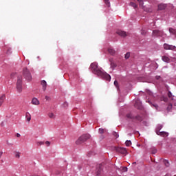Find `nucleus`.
Returning <instances> with one entry per match:
<instances>
[{"label":"nucleus","instance_id":"dca6fc26","mask_svg":"<svg viewBox=\"0 0 176 176\" xmlns=\"http://www.w3.org/2000/svg\"><path fill=\"white\" fill-rule=\"evenodd\" d=\"M109 61H110V63H111V68H113V69L114 68H116V63H113V59L110 58V59H109Z\"/></svg>","mask_w":176,"mask_h":176},{"label":"nucleus","instance_id":"a18cd8bd","mask_svg":"<svg viewBox=\"0 0 176 176\" xmlns=\"http://www.w3.org/2000/svg\"><path fill=\"white\" fill-rule=\"evenodd\" d=\"M64 106H65V107H68V103H67V102H65V103H64Z\"/></svg>","mask_w":176,"mask_h":176},{"label":"nucleus","instance_id":"393cba45","mask_svg":"<svg viewBox=\"0 0 176 176\" xmlns=\"http://www.w3.org/2000/svg\"><path fill=\"white\" fill-rule=\"evenodd\" d=\"M130 6H132V8H134V9H136V8H138L137 4H135V3H134V2H131Z\"/></svg>","mask_w":176,"mask_h":176},{"label":"nucleus","instance_id":"c9c22d12","mask_svg":"<svg viewBox=\"0 0 176 176\" xmlns=\"http://www.w3.org/2000/svg\"><path fill=\"white\" fill-rule=\"evenodd\" d=\"M141 34L142 35H146V32L144 30H142Z\"/></svg>","mask_w":176,"mask_h":176},{"label":"nucleus","instance_id":"c756f323","mask_svg":"<svg viewBox=\"0 0 176 176\" xmlns=\"http://www.w3.org/2000/svg\"><path fill=\"white\" fill-rule=\"evenodd\" d=\"M125 58H126V60L130 58V53H129V52H127V53L125 54Z\"/></svg>","mask_w":176,"mask_h":176},{"label":"nucleus","instance_id":"b1692460","mask_svg":"<svg viewBox=\"0 0 176 176\" xmlns=\"http://www.w3.org/2000/svg\"><path fill=\"white\" fill-rule=\"evenodd\" d=\"M168 112H170V111H171V109H173V104H169L166 108Z\"/></svg>","mask_w":176,"mask_h":176},{"label":"nucleus","instance_id":"f704fd0d","mask_svg":"<svg viewBox=\"0 0 176 176\" xmlns=\"http://www.w3.org/2000/svg\"><path fill=\"white\" fill-rule=\"evenodd\" d=\"M137 104H139V107H140V105H141V102H140V100H136V101H135V107H137Z\"/></svg>","mask_w":176,"mask_h":176},{"label":"nucleus","instance_id":"3c124183","mask_svg":"<svg viewBox=\"0 0 176 176\" xmlns=\"http://www.w3.org/2000/svg\"><path fill=\"white\" fill-rule=\"evenodd\" d=\"M103 138H104V137L102 136V139H103Z\"/></svg>","mask_w":176,"mask_h":176},{"label":"nucleus","instance_id":"de8ad7c7","mask_svg":"<svg viewBox=\"0 0 176 176\" xmlns=\"http://www.w3.org/2000/svg\"><path fill=\"white\" fill-rule=\"evenodd\" d=\"M146 12H151V10H146Z\"/></svg>","mask_w":176,"mask_h":176},{"label":"nucleus","instance_id":"c03bdc74","mask_svg":"<svg viewBox=\"0 0 176 176\" xmlns=\"http://www.w3.org/2000/svg\"><path fill=\"white\" fill-rule=\"evenodd\" d=\"M16 137L19 138L21 137V135H20V133H16Z\"/></svg>","mask_w":176,"mask_h":176},{"label":"nucleus","instance_id":"c85d7f7f","mask_svg":"<svg viewBox=\"0 0 176 176\" xmlns=\"http://www.w3.org/2000/svg\"><path fill=\"white\" fill-rule=\"evenodd\" d=\"M114 85L117 89H119V82H118V80L114 81Z\"/></svg>","mask_w":176,"mask_h":176},{"label":"nucleus","instance_id":"2f4dec72","mask_svg":"<svg viewBox=\"0 0 176 176\" xmlns=\"http://www.w3.org/2000/svg\"><path fill=\"white\" fill-rule=\"evenodd\" d=\"M45 100L46 101H50L52 100V98H50V96H45Z\"/></svg>","mask_w":176,"mask_h":176},{"label":"nucleus","instance_id":"423d86ee","mask_svg":"<svg viewBox=\"0 0 176 176\" xmlns=\"http://www.w3.org/2000/svg\"><path fill=\"white\" fill-rule=\"evenodd\" d=\"M115 150L116 151V152H118V153H121V155H124V156L127 155V150L126 149V148L115 147Z\"/></svg>","mask_w":176,"mask_h":176},{"label":"nucleus","instance_id":"a878e982","mask_svg":"<svg viewBox=\"0 0 176 176\" xmlns=\"http://www.w3.org/2000/svg\"><path fill=\"white\" fill-rule=\"evenodd\" d=\"M151 153H153V155H155V153H157V150L155 148H152Z\"/></svg>","mask_w":176,"mask_h":176},{"label":"nucleus","instance_id":"412c9836","mask_svg":"<svg viewBox=\"0 0 176 176\" xmlns=\"http://www.w3.org/2000/svg\"><path fill=\"white\" fill-rule=\"evenodd\" d=\"M139 3V5L140 8H143L144 10H145V8H144V1L142 0H137Z\"/></svg>","mask_w":176,"mask_h":176},{"label":"nucleus","instance_id":"aec40b11","mask_svg":"<svg viewBox=\"0 0 176 176\" xmlns=\"http://www.w3.org/2000/svg\"><path fill=\"white\" fill-rule=\"evenodd\" d=\"M169 32L170 34H172L173 35H175V36H176V30L170 28Z\"/></svg>","mask_w":176,"mask_h":176},{"label":"nucleus","instance_id":"f03ea898","mask_svg":"<svg viewBox=\"0 0 176 176\" xmlns=\"http://www.w3.org/2000/svg\"><path fill=\"white\" fill-rule=\"evenodd\" d=\"M16 90L18 93H21L23 91V77L21 76H18L16 81Z\"/></svg>","mask_w":176,"mask_h":176},{"label":"nucleus","instance_id":"473e14b6","mask_svg":"<svg viewBox=\"0 0 176 176\" xmlns=\"http://www.w3.org/2000/svg\"><path fill=\"white\" fill-rule=\"evenodd\" d=\"M15 157H16L17 159H20V153L19 152L16 153Z\"/></svg>","mask_w":176,"mask_h":176},{"label":"nucleus","instance_id":"20e7f679","mask_svg":"<svg viewBox=\"0 0 176 176\" xmlns=\"http://www.w3.org/2000/svg\"><path fill=\"white\" fill-rule=\"evenodd\" d=\"M127 119H131V120H138V122H142V117L139 115L134 116L131 113L126 114Z\"/></svg>","mask_w":176,"mask_h":176},{"label":"nucleus","instance_id":"37998d69","mask_svg":"<svg viewBox=\"0 0 176 176\" xmlns=\"http://www.w3.org/2000/svg\"><path fill=\"white\" fill-rule=\"evenodd\" d=\"M2 155H3V152L0 151V159H1V157H2Z\"/></svg>","mask_w":176,"mask_h":176},{"label":"nucleus","instance_id":"f3484780","mask_svg":"<svg viewBox=\"0 0 176 176\" xmlns=\"http://www.w3.org/2000/svg\"><path fill=\"white\" fill-rule=\"evenodd\" d=\"M25 118L28 122L31 121V114L29 112H26L25 113Z\"/></svg>","mask_w":176,"mask_h":176},{"label":"nucleus","instance_id":"6ab92c4d","mask_svg":"<svg viewBox=\"0 0 176 176\" xmlns=\"http://www.w3.org/2000/svg\"><path fill=\"white\" fill-rule=\"evenodd\" d=\"M108 52H109V54H111V56H114V54L116 53V51H115V50H113V49H112V48H109Z\"/></svg>","mask_w":176,"mask_h":176},{"label":"nucleus","instance_id":"9d476101","mask_svg":"<svg viewBox=\"0 0 176 176\" xmlns=\"http://www.w3.org/2000/svg\"><path fill=\"white\" fill-rule=\"evenodd\" d=\"M102 165L99 164L97 166L96 168V175H100V174H101L102 173Z\"/></svg>","mask_w":176,"mask_h":176},{"label":"nucleus","instance_id":"a19ab883","mask_svg":"<svg viewBox=\"0 0 176 176\" xmlns=\"http://www.w3.org/2000/svg\"><path fill=\"white\" fill-rule=\"evenodd\" d=\"M104 2L106 3V5H107L108 6H109V0H104Z\"/></svg>","mask_w":176,"mask_h":176},{"label":"nucleus","instance_id":"ea45409f","mask_svg":"<svg viewBox=\"0 0 176 176\" xmlns=\"http://www.w3.org/2000/svg\"><path fill=\"white\" fill-rule=\"evenodd\" d=\"M122 171H124V172L127 171V167L124 166V167L122 168Z\"/></svg>","mask_w":176,"mask_h":176},{"label":"nucleus","instance_id":"ddd939ff","mask_svg":"<svg viewBox=\"0 0 176 176\" xmlns=\"http://www.w3.org/2000/svg\"><path fill=\"white\" fill-rule=\"evenodd\" d=\"M32 105H39L40 104L39 100H38V98H33L32 99Z\"/></svg>","mask_w":176,"mask_h":176},{"label":"nucleus","instance_id":"bb28decb","mask_svg":"<svg viewBox=\"0 0 176 176\" xmlns=\"http://www.w3.org/2000/svg\"><path fill=\"white\" fill-rule=\"evenodd\" d=\"M125 145H126V146H130V145H131V141L126 140L125 142Z\"/></svg>","mask_w":176,"mask_h":176},{"label":"nucleus","instance_id":"f257e3e1","mask_svg":"<svg viewBox=\"0 0 176 176\" xmlns=\"http://www.w3.org/2000/svg\"><path fill=\"white\" fill-rule=\"evenodd\" d=\"M90 68L91 69L93 74H95V75H98V76H100V78L105 79V80H109V82L111 81V76L108 74V73L102 72L101 69H98L97 63H91Z\"/></svg>","mask_w":176,"mask_h":176},{"label":"nucleus","instance_id":"6e6552de","mask_svg":"<svg viewBox=\"0 0 176 176\" xmlns=\"http://www.w3.org/2000/svg\"><path fill=\"white\" fill-rule=\"evenodd\" d=\"M153 36H163L164 32H163V31L155 30L153 31Z\"/></svg>","mask_w":176,"mask_h":176},{"label":"nucleus","instance_id":"72a5a7b5","mask_svg":"<svg viewBox=\"0 0 176 176\" xmlns=\"http://www.w3.org/2000/svg\"><path fill=\"white\" fill-rule=\"evenodd\" d=\"M113 135H114V137H116V138H119V135L116 132H113Z\"/></svg>","mask_w":176,"mask_h":176},{"label":"nucleus","instance_id":"f8f14e48","mask_svg":"<svg viewBox=\"0 0 176 176\" xmlns=\"http://www.w3.org/2000/svg\"><path fill=\"white\" fill-rule=\"evenodd\" d=\"M5 100H6V95L2 94L0 96V107H2V104L5 102Z\"/></svg>","mask_w":176,"mask_h":176},{"label":"nucleus","instance_id":"7ed1b4c3","mask_svg":"<svg viewBox=\"0 0 176 176\" xmlns=\"http://www.w3.org/2000/svg\"><path fill=\"white\" fill-rule=\"evenodd\" d=\"M89 138H90L89 134L82 135L78 138V140H76V144L77 145H79V144H82V142H85L87 141V140H89Z\"/></svg>","mask_w":176,"mask_h":176},{"label":"nucleus","instance_id":"58836bf2","mask_svg":"<svg viewBox=\"0 0 176 176\" xmlns=\"http://www.w3.org/2000/svg\"><path fill=\"white\" fill-rule=\"evenodd\" d=\"M45 145H47V146H50V142L46 141L45 142Z\"/></svg>","mask_w":176,"mask_h":176},{"label":"nucleus","instance_id":"0eeeda50","mask_svg":"<svg viewBox=\"0 0 176 176\" xmlns=\"http://www.w3.org/2000/svg\"><path fill=\"white\" fill-rule=\"evenodd\" d=\"M164 49L165 50H176V47L174 45H168L167 43L164 44Z\"/></svg>","mask_w":176,"mask_h":176},{"label":"nucleus","instance_id":"4be33fe9","mask_svg":"<svg viewBox=\"0 0 176 176\" xmlns=\"http://www.w3.org/2000/svg\"><path fill=\"white\" fill-rule=\"evenodd\" d=\"M48 116H49L50 119H55L56 118V116L53 113H49Z\"/></svg>","mask_w":176,"mask_h":176},{"label":"nucleus","instance_id":"7c9ffc66","mask_svg":"<svg viewBox=\"0 0 176 176\" xmlns=\"http://www.w3.org/2000/svg\"><path fill=\"white\" fill-rule=\"evenodd\" d=\"M45 144V142H36V144L38 146H41V145H43Z\"/></svg>","mask_w":176,"mask_h":176},{"label":"nucleus","instance_id":"49530a36","mask_svg":"<svg viewBox=\"0 0 176 176\" xmlns=\"http://www.w3.org/2000/svg\"><path fill=\"white\" fill-rule=\"evenodd\" d=\"M164 101H167V98H164Z\"/></svg>","mask_w":176,"mask_h":176},{"label":"nucleus","instance_id":"79ce46f5","mask_svg":"<svg viewBox=\"0 0 176 176\" xmlns=\"http://www.w3.org/2000/svg\"><path fill=\"white\" fill-rule=\"evenodd\" d=\"M155 79H157V80H159V79H160V76H155Z\"/></svg>","mask_w":176,"mask_h":176},{"label":"nucleus","instance_id":"2eb2a0df","mask_svg":"<svg viewBox=\"0 0 176 176\" xmlns=\"http://www.w3.org/2000/svg\"><path fill=\"white\" fill-rule=\"evenodd\" d=\"M157 135H161L162 137H167L168 135V133L166 132H157Z\"/></svg>","mask_w":176,"mask_h":176},{"label":"nucleus","instance_id":"e433bc0d","mask_svg":"<svg viewBox=\"0 0 176 176\" xmlns=\"http://www.w3.org/2000/svg\"><path fill=\"white\" fill-rule=\"evenodd\" d=\"M152 106L154 107V108H155V109H158V108H159V106L156 104H153Z\"/></svg>","mask_w":176,"mask_h":176},{"label":"nucleus","instance_id":"5701e85b","mask_svg":"<svg viewBox=\"0 0 176 176\" xmlns=\"http://www.w3.org/2000/svg\"><path fill=\"white\" fill-rule=\"evenodd\" d=\"M104 133H107V129H99V133L100 134H104Z\"/></svg>","mask_w":176,"mask_h":176},{"label":"nucleus","instance_id":"39448f33","mask_svg":"<svg viewBox=\"0 0 176 176\" xmlns=\"http://www.w3.org/2000/svg\"><path fill=\"white\" fill-rule=\"evenodd\" d=\"M23 76L26 80H32V76H31V73L27 68L23 69Z\"/></svg>","mask_w":176,"mask_h":176},{"label":"nucleus","instance_id":"cd10ccee","mask_svg":"<svg viewBox=\"0 0 176 176\" xmlns=\"http://www.w3.org/2000/svg\"><path fill=\"white\" fill-rule=\"evenodd\" d=\"M164 164H165L166 167H168L170 166V162H168L167 160H164Z\"/></svg>","mask_w":176,"mask_h":176},{"label":"nucleus","instance_id":"4c0bfd02","mask_svg":"<svg viewBox=\"0 0 176 176\" xmlns=\"http://www.w3.org/2000/svg\"><path fill=\"white\" fill-rule=\"evenodd\" d=\"M168 96L169 97V98H171V97H173V94H171L170 91H168Z\"/></svg>","mask_w":176,"mask_h":176},{"label":"nucleus","instance_id":"1a4fd4ad","mask_svg":"<svg viewBox=\"0 0 176 176\" xmlns=\"http://www.w3.org/2000/svg\"><path fill=\"white\" fill-rule=\"evenodd\" d=\"M116 34L120 36H122V38L127 36V33L123 30H117Z\"/></svg>","mask_w":176,"mask_h":176},{"label":"nucleus","instance_id":"9b49d317","mask_svg":"<svg viewBox=\"0 0 176 176\" xmlns=\"http://www.w3.org/2000/svg\"><path fill=\"white\" fill-rule=\"evenodd\" d=\"M41 85L42 86V89L43 91H46V88L47 87V83L45 80L41 81Z\"/></svg>","mask_w":176,"mask_h":176},{"label":"nucleus","instance_id":"a211bd4d","mask_svg":"<svg viewBox=\"0 0 176 176\" xmlns=\"http://www.w3.org/2000/svg\"><path fill=\"white\" fill-rule=\"evenodd\" d=\"M166 7V4H160L158 5V10H164V8Z\"/></svg>","mask_w":176,"mask_h":176},{"label":"nucleus","instance_id":"8fccbe9b","mask_svg":"<svg viewBox=\"0 0 176 176\" xmlns=\"http://www.w3.org/2000/svg\"><path fill=\"white\" fill-rule=\"evenodd\" d=\"M133 164H135V162H133Z\"/></svg>","mask_w":176,"mask_h":176},{"label":"nucleus","instance_id":"4468645a","mask_svg":"<svg viewBox=\"0 0 176 176\" xmlns=\"http://www.w3.org/2000/svg\"><path fill=\"white\" fill-rule=\"evenodd\" d=\"M162 61H164V63H170V58H168L166 56H164L162 57Z\"/></svg>","mask_w":176,"mask_h":176},{"label":"nucleus","instance_id":"09e8293b","mask_svg":"<svg viewBox=\"0 0 176 176\" xmlns=\"http://www.w3.org/2000/svg\"><path fill=\"white\" fill-rule=\"evenodd\" d=\"M175 106L176 107V102H175Z\"/></svg>","mask_w":176,"mask_h":176}]
</instances>
